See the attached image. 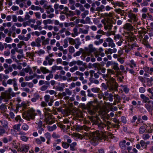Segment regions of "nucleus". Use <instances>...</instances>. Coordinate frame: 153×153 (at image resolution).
Instances as JSON below:
<instances>
[{
	"label": "nucleus",
	"mask_w": 153,
	"mask_h": 153,
	"mask_svg": "<svg viewBox=\"0 0 153 153\" xmlns=\"http://www.w3.org/2000/svg\"><path fill=\"white\" fill-rule=\"evenodd\" d=\"M106 84L103 83L102 84L104 89L107 90L108 89L111 92L112 91H117L118 85L116 81H112L111 80H105Z\"/></svg>",
	"instance_id": "nucleus-1"
},
{
	"label": "nucleus",
	"mask_w": 153,
	"mask_h": 153,
	"mask_svg": "<svg viewBox=\"0 0 153 153\" xmlns=\"http://www.w3.org/2000/svg\"><path fill=\"white\" fill-rule=\"evenodd\" d=\"M16 94L13 91L12 88H9L4 92L1 93L0 96V100H4V102H7L11 98V96L14 97L15 96Z\"/></svg>",
	"instance_id": "nucleus-2"
},
{
	"label": "nucleus",
	"mask_w": 153,
	"mask_h": 153,
	"mask_svg": "<svg viewBox=\"0 0 153 153\" xmlns=\"http://www.w3.org/2000/svg\"><path fill=\"white\" fill-rule=\"evenodd\" d=\"M126 140H122L120 142L119 145L120 148L124 150H126L129 152L132 149V146H130L131 143H132L134 141V139H130L126 138Z\"/></svg>",
	"instance_id": "nucleus-3"
},
{
	"label": "nucleus",
	"mask_w": 153,
	"mask_h": 153,
	"mask_svg": "<svg viewBox=\"0 0 153 153\" xmlns=\"http://www.w3.org/2000/svg\"><path fill=\"white\" fill-rule=\"evenodd\" d=\"M37 114L35 113V110L33 108L28 110L27 111H25L22 114L23 119L28 121L34 120Z\"/></svg>",
	"instance_id": "nucleus-4"
},
{
	"label": "nucleus",
	"mask_w": 153,
	"mask_h": 153,
	"mask_svg": "<svg viewBox=\"0 0 153 153\" xmlns=\"http://www.w3.org/2000/svg\"><path fill=\"white\" fill-rule=\"evenodd\" d=\"M107 73L106 74H102V76L105 80H111L113 81H116V80L113 77L111 76V74H113L114 73V71L110 69L107 70Z\"/></svg>",
	"instance_id": "nucleus-5"
},
{
	"label": "nucleus",
	"mask_w": 153,
	"mask_h": 153,
	"mask_svg": "<svg viewBox=\"0 0 153 153\" xmlns=\"http://www.w3.org/2000/svg\"><path fill=\"white\" fill-rule=\"evenodd\" d=\"M128 17L129 18V19H128V21L130 22H131L133 21V25L135 27L137 26L138 25H140L139 22L136 23L135 22H137L138 19L137 18L135 14L132 13H129L128 15Z\"/></svg>",
	"instance_id": "nucleus-6"
},
{
	"label": "nucleus",
	"mask_w": 153,
	"mask_h": 153,
	"mask_svg": "<svg viewBox=\"0 0 153 153\" xmlns=\"http://www.w3.org/2000/svg\"><path fill=\"white\" fill-rule=\"evenodd\" d=\"M97 51L96 48L93 47L92 44H90L88 47L85 48V51L84 53L89 56L91 53H95Z\"/></svg>",
	"instance_id": "nucleus-7"
},
{
	"label": "nucleus",
	"mask_w": 153,
	"mask_h": 153,
	"mask_svg": "<svg viewBox=\"0 0 153 153\" xmlns=\"http://www.w3.org/2000/svg\"><path fill=\"white\" fill-rule=\"evenodd\" d=\"M45 120L47 124L49 125L52 124L55 122L53 116L51 114L45 116Z\"/></svg>",
	"instance_id": "nucleus-8"
},
{
	"label": "nucleus",
	"mask_w": 153,
	"mask_h": 153,
	"mask_svg": "<svg viewBox=\"0 0 153 153\" xmlns=\"http://www.w3.org/2000/svg\"><path fill=\"white\" fill-rule=\"evenodd\" d=\"M17 80L16 78H14L13 79H9L7 82L8 84L13 85L14 89L15 91H17L18 90L17 83Z\"/></svg>",
	"instance_id": "nucleus-9"
},
{
	"label": "nucleus",
	"mask_w": 153,
	"mask_h": 153,
	"mask_svg": "<svg viewBox=\"0 0 153 153\" xmlns=\"http://www.w3.org/2000/svg\"><path fill=\"white\" fill-rule=\"evenodd\" d=\"M105 136L102 133H96L94 135L93 139L95 141H100L102 139H104Z\"/></svg>",
	"instance_id": "nucleus-10"
},
{
	"label": "nucleus",
	"mask_w": 153,
	"mask_h": 153,
	"mask_svg": "<svg viewBox=\"0 0 153 153\" xmlns=\"http://www.w3.org/2000/svg\"><path fill=\"white\" fill-rule=\"evenodd\" d=\"M101 22L104 25V27L105 29L111 30L113 25L111 21H105L103 19H102Z\"/></svg>",
	"instance_id": "nucleus-11"
},
{
	"label": "nucleus",
	"mask_w": 153,
	"mask_h": 153,
	"mask_svg": "<svg viewBox=\"0 0 153 153\" xmlns=\"http://www.w3.org/2000/svg\"><path fill=\"white\" fill-rule=\"evenodd\" d=\"M29 149V146L28 145H23L20 148L18 149V151L22 152V153H27Z\"/></svg>",
	"instance_id": "nucleus-12"
},
{
	"label": "nucleus",
	"mask_w": 153,
	"mask_h": 153,
	"mask_svg": "<svg viewBox=\"0 0 153 153\" xmlns=\"http://www.w3.org/2000/svg\"><path fill=\"white\" fill-rule=\"evenodd\" d=\"M105 41L108 43V47H111V48H114L115 47L116 45L113 39L110 37H108L106 38Z\"/></svg>",
	"instance_id": "nucleus-13"
},
{
	"label": "nucleus",
	"mask_w": 153,
	"mask_h": 153,
	"mask_svg": "<svg viewBox=\"0 0 153 153\" xmlns=\"http://www.w3.org/2000/svg\"><path fill=\"white\" fill-rule=\"evenodd\" d=\"M146 132L152 133L153 132V124L150 123H148L146 124Z\"/></svg>",
	"instance_id": "nucleus-14"
},
{
	"label": "nucleus",
	"mask_w": 153,
	"mask_h": 153,
	"mask_svg": "<svg viewBox=\"0 0 153 153\" xmlns=\"http://www.w3.org/2000/svg\"><path fill=\"white\" fill-rule=\"evenodd\" d=\"M151 103L152 105H153V101L149 100L147 103L145 104V107L147 110L148 112H150L152 111L153 107L149 103Z\"/></svg>",
	"instance_id": "nucleus-15"
},
{
	"label": "nucleus",
	"mask_w": 153,
	"mask_h": 153,
	"mask_svg": "<svg viewBox=\"0 0 153 153\" xmlns=\"http://www.w3.org/2000/svg\"><path fill=\"white\" fill-rule=\"evenodd\" d=\"M117 51V49L114 48L113 49L111 48H108L105 50V53L106 55L112 54L113 53H116Z\"/></svg>",
	"instance_id": "nucleus-16"
},
{
	"label": "nucleus",
	"mask_w": 153,
	"mask_h": 153,
	"mask_svg": "<svg viewBox=\"0 0 153 153\" xmlns=\"http://www.w3.org/2000/svg\"><path fill=\"white\" fill-rule=\"evenodd\" d=\"M85 29L84 30L83 28H80L79 29V33L84 34H87L89 29V27L88 25H85L84 26Z\"/></svg>",
	"instance_id": "nucleus-17"
},
{
	"label": "nucleus",
	"mask_w": 153,
	"mask_h": 153,
	"mask_svg": "<svg viewBox=\"0 0 153 153\" xmlns=\"http://www.w3.org/2000/svg\"><path fill=\"white\" fill-rule=\"evenodd\" d=\"M21 124L20 123L13 125V129H11V134L13 133V132L15 131L14 130H17L19 132L21 130L20 128V127L21 126Z\"/></svg>",
	"instance_id": "nucleus-18"
},
{
	"label": "nucleus",
	"mask_w": 153,
	"mask_h": 153,
	"mask_svg": "<svg viewBox=\"0 0 153 153\" xmlns=\"http://www.w3.org/2000/svg\"><path fill=\"white\" fill-rule=\"evenodd\" d=\"M123 28L128 31H131L133 30V26L130 24L126 23L124 25Z\"/></svg>",
	"instance_id": "nucleus-19"
},
{
	"label": "nucleus",
	"mask_w": 153,
	"mask_h": 153,
	"mask_svg": "<svg viewBox=\"0 0 153 153\" xmlns=\"http://www.w3.org/2000/svg\"><path fill=\"white\" fill-rule=\"evenodd\" d=\"M94 123L97 125L99 128L101 129L102 131H103L104 128L106 127V124L102 122L99 123L97 121H96Z\"/></svg>",
	"instance_id": "nucleus-20"
},
{
	"label": "nucleus",
	"mask_w": 153,
	"mask_h": 153,
	"mask_svg": "<svg viewBox=\"0 0 153 153\" xmlns=\"http://www.w3.org/2000/svg\"><path fill=\"white\" fill-rule=\"evenodd\" d=\"M65 87V84L64 83H62L60 85H57L55 86V89L57 91H63Z\"/></svg>",
	"instance_id": "nucleus-21"
},
{
	"label": "nucleus",
	"mask_w": 153,
	"mask_h": 153,
	"mask_svg": "<svg viewBox=\"0 0 153 153\" xmlns=\"http://www.w3.org/2000/svg\"><path fill=\"white\" fill-rule=\"evenodd\" d=\"M139 132L140 134H143L146 131V124L141 126L139 129Z\"/></svg>",
	"instance_id": "nucleus-22"
},
{
	"label": "nucleus",
	"mask_w": 153,
	"mask_h": 153,
	"mask_svg": "<svg viewBox=\"0 0 153 153\" xmlns=\"http://www.w3.org/2000/svg\"><path fill=\"white\" fill-rule=\"evenodd\" d=\"M140 97L142 100L143 102H147L149 101V98L148 97H146L144 94H141L140 95Z\"/></svg>",
	"instance_id": "nucleus-23"
},
{
	"label": "nucleus",
	"mask_w": 153,
	"mask_h": 153,
	"mask_svg": "<svg viewBox=\"0 0 153 153\" xmlns=\"http://www.w3.org/2000/svg\"><path fill=\"white\" fill-rule=\"evenodd\" d=\"M45 8L47 10H46V13L48 14H50L51 13H52L54 11V9L50 6H47Z\"/></svg>",
	"instance_id": "nucleus-24"
},
{
	"label": "nucleus",
	"mask_w": 153,
	"mask_h": 153,
	"mask_svg": "<svg viewBox=\"0 0 153 153\" xmlns=\"http://www.w3.org/2000/svg\"><path fill=\"white\" fill-rule=\"evenodd\" d=\"M73 136L74 137V140L76 141L78 140L79 139H82V135L78 133H76L74 134Z\"/></svg>",
	"instance_id": "nucleus-25"
},
{
	"label": "nucleus",
	"mask_w": 153,
	"mask_h": 153,
	"mask_svg": "<svg viewBox=\"0 0 153 153\" xmlns=\"http://www.w3.org/2000/svg\"><path fill=\"white\" fill-rule=\"evenodd\" d=\"M106 69L105 68H100L97 69V73L98 74H102V73H104L105 72Z\"/></svg>",
	"instance_id": "nucleus-26"
},
{
	"label": "nucleus",
	"mask_w": 153,
	"mask_h": 153,
	"mask_svg": "<svg viewBox=\"0 0 153 153\" xmlns=\"http://www.w3.org/2000/svg\"><path fill=\"white\" fill-rule=\"evenodd\" d=\"M76 145L77 143L76 142H73L70 145L69 144L70 150L73 151H75L76 150L75 147L76 146Z\"/></svg>",
	"instance_id": "nucleus-27"
},
{
	"label": "nucleus",
	"mask_w": 153,
	"mask_h": 153,
	"mask_svg": "<svg viewBox=\"0 0 153 153\" xmlns=\"http://www.w3.org/2000/svg\"><path fill=\"white\" fill-rule=\"evenodd\" d=\"M43 111L45 116L51 114L50 113L51 112V110L49 108H45L43 109Z\"/></svg>",
	"instance_id": "nucleus-28"
},
{
	"label": "nucleus",
	"mask_w": 153,
	"mask_h": 153,
	"mask_svg": "<svg viewBox=\"0 0 153 153\" xmlns=\"http://www.w3.org/2000/svg\"><path fill=\"white\" fill-rule=\"evenodd\" d=\"M36 76V74L35 73L33 75L26 76L25 77V79L26 81H29L33 79Z\"/></svg>",
	"instance_id": "nucleus-29"
},
{
	"label": "nucleus",
	"mask_w": 153,
	"mask_h": 153,
	"mask_svg": "<svg viewBox=\"0 0 153 153\" xmlns=\"http://www.w3.org/2000/svg\"><path fill=\"white\" fill-rule=\"evenodd\" d=\"M40 69L42 73L44 74H46L49 72V71L46 68L41 67L40 68Z\"/></svg>",
	"instance_id": "nucleus-30"
},
{
	"label": "nucleus",
	"mask_w": 153,
	"mask_h": 153,
	"mask_svg": "<svg viewBox=\"0 0 153 153\" xmlns=\"http://www.w3.org/2000/svg\"><path fill=\"white\" fill-rule=\"evenodd\" d=\"M45 59L46 60H48V64L50 65H51L53 64V62H54L55 61L53 59L50 58L48 56H46Z\"/></svg>",
	"instance_id": "nucleus-31"
},
{
	"label": "nucleus",
	"mask_w": 153,
	"mask_h": 153,
	"mask_svg": "<svg viewBox=\"0 0 153 153\" xmlns=\"http://www.w3.org/2000/svg\"><path fill=\"white\" fill-rule=\"evenodd\" d=\"M112 66L113 67V69L116 71H118L119 69L118 63L115 62L114 61H113Z\"/></svg>",
	"instance_id": "nucleus-32"
},
{
	"label": "nucleus",
	"mask_w": 153,
	"mask_h": 153,
	"mask_svg": "<svg viewBox=\"0 0 153 153\" xmlns=\"http://www.w3.org/2000/svg\"><path fill=\"white\" fill-rule=\"evenodd\" d=\"M43 23L45 26L48 24H51L53 23V21L50 19H47L43 20Z\"/></svg>",
	"instance_id": "nucleus-33"
},
{
	"label": "nucleus",
	"mask_w": 153,
	"mask_h": 153,
	"mask_svg": "<svg viewBox=\"0 0 153 153\" xmlns=\"http://www.w3.org/2000/svg\"><path fill=\"white\" fill-rule=\"evenodd\" d=\"M103 42V39H101L98 40H95L94 42V44L96 45H99L100 44H102Z\"/></svg>",
	"instance_id": "nucleus-34"
},
{
	"label": "nucleus",
	"mask_w": 153,
	"mask_h": 153,
	"mask_svg": "<svg viewBox=\"0 0 153 153\" xmlns=\"http://www.w3.org/2000/svg\"><path fill=\"white\" fill-rule=\"evenodd\" d=\"M130 63L129 64V65L131 68L136 67L137 65L136 62L134 61L133 59L131 60L130 61Z\"/></svg>",
	"instance_id": "nucleus-35"
},
{
	"label": "nucleus",
	"mask_w": 153,
	"mask_h": 153,
	"mask_svg": "<svg viewBox=\"0 0 153 153\" xmlns=\"http://www.w3.org/2000/svg\"><path fill=\"white\" fill-rule=\"evenodd\" d=\"M57 128L56 125L54 124L52 126H48L47 128L48 130L50 131H52L55 130Z\"/></svg>",
	"instance_id": "nucleus-36"
},
{
	"label": "nucleus",
	"mask_w": 153,
	"mask_h": 153,
	"mask_svg": "<svg viewBox=\"0 0 153 153\" xmlns=\"http://www.w3.org/2000/svg\"><path fill=\"white\" fill-rule=\"evenodd\" d=\"M140 143L141 145V147L143 149H146L147 146L146 145V142L144 140H141L140 142Z\"/></svg>",
	"instance_id": "nucleus-37"
},
{
	"label": "nucleus",
	"mask_w": 153,
	"mask_h": 153,
	"mask_svg": "<svg viewBox=\"0 0 153 153\" xmlns=\"http://www.w3.org/2000/svg\"><path fill=\"white\" fill-rule=\"evenodd\" d=\"M91 76H94L96 78H98L99 77V74L97 73H94V71L93 70H91L90 72Z\"/></svg>",
	"instance_id": "nucleus-38"
},
{
	"label": "nucleus",
	"mask_w": 153,
	"mask_h": 153,
	"mask_svg": "<svg viewBox=\"0 0 153 153\" xmlns=\"http://www.w3.org/2000/svg\"><path fill=\"white\" fill-rule=\"evenodd\" d=\"M75 15H76V14L73 11L69 10L65 14L67 17L72 16Z\"/></svg>",
	"instance_id": "nucleus-39"
},
{
	"label": "nucleus",
	"mask_w": 153,
	"mask_h": 153,
	"mask_svg": "<svg viewBox=\"0 0 153 153\" xmlns=\"http://www.w3.org/2000/svg\"><path fill=\"white\" fill-rule=\"evenodd\" d=\"M8 123L7 121L4 120H2L1 122V125L5 129H7L8 128L7 126Z\"/></svg>",
	"instance_id": "nucleus-40"
},
{
	"label": "nucleus",
	"mask_w": 153,
	"mask_h": 153,
	"mask_svg": "<svg viewBox=\"0 0 153 153\" xmlns=\"http://www.w3.org/2000/svg\"><path fill=\"white\" fill-rule=\"evenodd\" d=\"M74 34H72V36L74 37H75L76 36H78L79 33L78 32L77 28L76 27H74L73 29Z\"/></svg>",
	"instance_id": "nucleus-41"
},
{
	"label": "nucleus",
	"mask_w": 153,
	"mask_h": 153,
	"mask_svg": "<svg viewBox=\"0 0 153 153\" xmlns=\"http://www.w3.org/2000/svg\"><path fill=\"white\" fill-rule=\"evenodd\" d=\"M15 120L16 121H19V123H23L24 122V120L22 119L20 115H17L15 118Z\"/></svg>",
	"instance_id": "nucleus-42"
},
{
	"label": "nucleus",
	"mask_w": 153,
	"mask_h": 153,
	"mask_svg": "<svg viewBox=\"0 0 153 153\" xmlns=\"http://www.w3.org/2000/svg\"><path fill=\"white\" fill-rule=\"evenodd\" d=\"M21 128L23 130L26 131L28 130L29 128V126L26 123H24L22 126Z\"/></svg>",
	"instance_id": "nucleus-43"
},
{
	"label": "nucleus",
	"mask_w": 153,
	"mask_h": 153,
	"mask_svg": "<svg viewBox=\"0 0 153 153\" xmlns=\"http://www.w3.org/2000/svg\"><path fill=\"white\" fill-rule=\"evenodd\" d=\"M36 123L38 127H42L43 124L42 121L40 119H37L36 120Z\"/></svg>",
	"instance_id": "nucleus-44"
},
{
	"label": "nucleus",
	"mask_w": 153,
	"mask_h": 153,
	"mask_svg": "<svg viewBox=\"0 0 153 153\" xmlns=\"http://www.w3.org/2000/svg\"><path fill=\"white\" fill-rule=\"evenodd\" d=\"M104 6L101 5L100 7L96 8V10L98 11L102 12L104 11Z\"/></svg>",
	"instance_id": "nucleus-45"
},
{
	"label": "nucleus",
	"mask_w": 153,
	"mask_h": 153,
	"mask_svg": "<svg viewBox=\"0 0 153 153\" xmlns=\"http://www.w3.org/2000/svg\"><path fill=\"white\" fill-rule=\"evenodd\" d=\"M62 146L63 148L67 149L69 146V144L65 142L62 141Z\"/></svg>",
	"instance_id": "nucleus-46"
},
{
	"label": "nucleus",
	"mask_w": 153,
	"mask_h": 153,
	"mask_svg": "<svg viewBox=\"0 0 153 153\" xmlns=\"http://www.w3.org/2000/svg\"><path fill=\"white\" fill-rule=\"evenodd\" d=\"M30 9L33 10H39L40 9V7L38 6H35L34 5H31Z\"/></svg>",
	"instance_id": "nucleus-47"
},
{
	"label": "nucleus",
	"mask_w": 153,
	"mask_h": 153,
	"mask_svg": "<svg viewBox=\"0 0 153 153\" xmlns=\"http://www.w3.org/2000/svg\"><path fill=\"white\" fill-rule=\"evenodd\" d=\"M150 137V136L148 134H143L142 135V137L143 139L146 140L148 139Z\"/></svg>",
	"instance_id": "nucleus-48"
},
{
	"label": "nucleus",
	"mask_w": 153,
	"mask_h": 153,
	"mask_svg": "<svg viewBox=\"0 0 153 153\" xmlns=\"http://www.w3.org/2000/svg\"><path fill=\"white\" fill-rule=\"evenodd\" d=\"M115 91H112V93H110L109 94V95L108 96V100L110 102H112L113 100V97H114V95H113V94H114V92Z\"/></svg>",
	"instance_id": "nucleus-49"
},
{
	"label": "nucleus",
	"mask_w": 153,
	"mask_h": 153,
	"mask_svg": "<svg viewBox=\"0 0 153 153\" xmlns=\"http://www.w3.org/2000/svg\"><path fill=\"white\" fill-rule=\"evenodd\" d=\"M114 97L115 100L117 101V103H119V101L120 100V96L118 94H114Z\"/></svg>",
	"instance_id": "nucleus-50"
},
{
	"label": "nucleus",
	"mask_w": 153,
	"mask_h": 153,
	"mask_svg": "<svg viewBox=\"0 0 153 153\" xmlns=\"http://www.w3.org/2000/svg\"><path fill=\"white\" fill-rule=\"evenodd\" d=\"M44 136L47 139H51V134L48 132L45 133L44 134Z\"/></svg>",
	"instance_id": "nucleus-51"
},
{
	"label": "nucleus",
	"mask_w": 153,
	"mask_h": 153,
	"mask_svg": "<svg viewBox=\"0 0 153 153\" xmlns=\"http://www.w3.org/2000/svg\"><path fill=\"white\" fill-rule=\"evenodd\" d=\"M115 31H108L106 33L105 35L108 37L110 36L111 35H115Z\"/></svg>",
	"instance_id": "nucleus-52"
},
{
	"label": "nucleus",
	"mask_w": 153,
	"mask_h": 153,
	"mask_svg": "<svg viewBox=\"0 0 153 153\" xmlns=\"http://www.w3.org/2000/svg\"><path fill=\"white\" fill-rule=\"evenodd\" d=\"M78 67L76 66H74L73 67L71 68L70 69V71L72 73H73L76 71L78 70Z\"/></svg>",
	"instance_id": "nucleus-53"
},
{
	"label": "nucleus",
	"mask_w": 153,
	"mask_h": 153,
	"mask_svg": "<svg viewBox=\"0 0 153 153\" xmlns=\"http://www.w3.org/2000/svg\"><path fill=\"white\" fill-rule=\"evenodd\" d=\"M91 91L95 93H98L100 90V89L98 87H94L91 88Z\"/></svg>",
	"instance_id": "nucleus-54"
},
{
	"label": "nucleus",
	"mask_w": 153,
	"mask_h": 153,
	"mask_svg": "<svg viewBox=\"0 0 153 153\" xmlns=\"http://www.w3.org/2000/svg\"><path fill=\"white\" fill-rule=\"evenodd\" d=\"M26 36L25 37L24 36V40L25 41H28L31 38V34L30 33L27 34Z\"/></svg>",
	"instance_id": "nucleus-55"
},
{
	"label": "nucleus",
	"mask_w": 153,
	"mask_h": 153,
	"mask_svg": "<svg viewBox=\"0 0 153 153\" xmlns=\"http://www.w3.org/2000/svg\"><path fill=\"white\" fill-rule=\"evenodd\" d=\"M89 11L88 10H85L83 13L81 14L82 18L84 19L86 16L88 14Z\"/></svg>",
	"instance_id": "nucleus-56"
},
{
	"label": "nucleus",
	"mask_w": 153,
	"mask_h": 153,
	"mask_svg": "<svg viewBox=\"0 0 153 153\" xmlns=\"http://www.w3.org/2000/svg\"><path fill=\"white\" fill-rule=\"evenodd\" d=\"M25 43L23 41H21L17 44V47L18 48H22V46L23 45H25Z\"/></svg>",
	"instance_id": "nucleus-57"
},
{
	"label": "nucleus",
	"mask_w": 153,
	"mask_h": 153,
	"mask_svg": "<svg viewBox=\"0 0 153 153\" xmlns=\"http://www.w3.org/2000/svg\"><path fill=\"white\" fill-rule=\"evenodd\" d=\"M53 75L51 73H50L48 75L46 76V79L48 81L51 79H52L53 78Z\"/></svg>",
	"instance_id": "nucleus-58"
},
{
	"label": "nucleus",
	"mask_w": 153,
	"mask_h": 153,
	"mask_svg": "<svg viewBox=\"0 0 153 153\" xmlns=\"http://www.w3.org/2000/svg\"><path fill=\"white\" fill-rule=\"evenodd\" d=\"M50 39L49 38H47L45 39L42 42V44L43 45H46L49 44V42Z\"/></svg>",
	"instance_id": "nucleus-59"
},
{
	"label": "nucleus",
	"mask_w": 153,
	"mask_h": 153,
	"mask_svg": "<svg viewBox=\"0 0 153 153\" xmlns=\"http://www.w3.org/2000/svg\"><path fill=\"white\" fill-rule=\"evenodd\" d=\"M114 40H116L117 39L120 40V39H122V36L120 35L119 34H117L116 35H114Z\"/></svg>",
	"instance_id": "nucleus-60"
},
{
	"label": "nucleus",
	"mask_w": 153,
	"mask_h": 153,
	"mask_svg": "<svg viewBox=\"0 0 153 153\" xmlns=\"http://www.w3.org/2000/svg\"><path fill=\"white\" fill-rule=\"evenodd\" d=\"M52 136L53 138L55 139L59 138L60 137V135L56 132H53L52 135Z\"/></svg>",
	"instance_id": "nucleus-61"
},
{
	"label": "nucleus",
	"mask_w": 153,
	"mask_h": 153,
	"mask_svg": "<svg viewBox=\"0 0 153 153\" xmlns=\"http://www.w3.org/2000/svg\"><path fill=\"white\" fill-rule=\"evenodd\" d=\"M133 48L132 46V45H128V47L126 48V52H128L129 51H131L133 49Z\"/></svg>",
	"instance_id": "nucleus-62"
},
{
	"label": "nucleus",
	"mask_w": 153,
	"mask_h": 153,
	"mask_svg": "<svg viewBox=\"0 0 153 153\" xmlns=\"http://www.w3.org/2000/svg\"><path fill=\"white\" fill-rule=\"evenodd\" d=\"M45 53V51L42 49L40 50L39 51L37 52H35V53H37L39 55V56H40L42 54H44Z\"/></svg>",
	"instance_id": "nucleus-63"
},
{
	"label": "nucleus",
	"mask_w": 153,
	"mask_h": 153,
	"mask_svg": "<svg viewBox=\"0 0 153 153\" xmlns=\"http://www.w3.org/2000/svg\"><path fill=\"white\" fill-rule=\"evenodd\" d=\"M50 96L49 95H46L44 97L45 100L47 102H48L50 101Z\"/></svg>",
	"instance_id": "nucleus-64"
}]
</instances>
